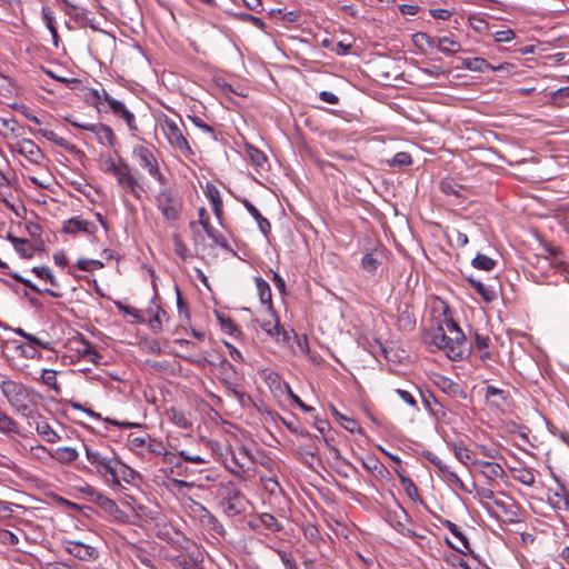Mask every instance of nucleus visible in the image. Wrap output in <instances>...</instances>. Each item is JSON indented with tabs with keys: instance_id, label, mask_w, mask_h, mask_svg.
Masks as SVG:
<instances>
[{
	"instance_id": "1",
	"label": "nucleus",
	"mask_w": 569,
	"mask_h": 569,
	"mask_svg": "<svg viewBox=\"0 0 569 569\" xmlns=\"http://www.w3.org/2000/svg\"><path fill=\"white\" fill-rule=\"evenodd\" d=\"M431 342L453 361L461 360L465 356L466 336L453 321L447 306L443 310V319L431 331Z\"/></svg>"
},
{
	"instance_id": "2",
	"label": "nucleus",
	"mask_w": 569,
	"mask_h": 569,
	"mask_svg": "<svg viewBox=\"0 0 569 569\" xmlns=\"http://www.w3.org/2000/svg\"><path fill=\"white\" fill-rule=\"evenodd\" d=\"M86 457L104 481L113 487H121L122 481L130 483L136 477V471L119 460L112 452L86 446Z\"/></svg>"
},
{
	"instance_id": "3",
	"label": "nucleus",
	"mask_w": 569,
	"mask_h": 569,
	"mask_svg": "<svg viewBox=\"0 0 569 569\" xmlns=\"http://www.w3.org/2000/svg\"><path fill=\"white\" fill-rule=\"evenodd\" d=\"M0 389L10 406L27 419L38 418V409L32 403L29 390L20 382L2 380Z\"/></svg>"
},
{
	"instance_id": "4",
	"label": "nucleus",
	"mask_w": 569,
	"mask_h": 569,
	"mask_svg": "<svg viewBox=\"0 0 569 569\" xmlns=\"http://www.w3.org/2000/svg\"><path fill=\"white\" fill-rule=\"evenodd\" d=\"M162 132L170 144L171 148H173L179 154H181L184 158L190 159L193 157L194 152L189 144V141L183 132V129L179 126V123L169 118L168 116H164L161 119L160 122Z\"/></svg>"
},
{
	"instance_id": "5",
	"label": "nucleus",
	"mask_w": 569,
	"mask_h": 569,
	"mask_svg": "<svg viewBox=\"0 0 569 569\" xmlns=\"http://www.w3.org/2000/svg\"><path fill=\"white\" fill-rule=\"evenodd\" d=\"M219 497L221 498L220 506L227 516L233 517L246 511L248 501L232 481L220 485Z\"/></svg>"
},
{
	"instance_id": "6",
	"label": "nucleus",
	"mask_w": 569,
	"mask_h": 569,
	"mask_svg": "<svg viewBox=\"0 0 569 569\" xmlns=\"http://www.w3.org/2000/svg\"><path fill=\"white\" fill-rule=\"evenodd\" d=\"M111 174L116 178L118 186L126 193L131 194L138 200L141 199L142 193L144 192L143 186L133 174L131 167L126 160L120 158L118 168Z\"/></svg>"
},
{
	"instance_id": "7",
	"label": "nucleus",
	"mask_w": 569,
	"mask_h": 569,
	"mask_svg": "<svg viewBox=\"0 0 569 569\" xmlns=\"http://www.w3.org/2000/svg\"><path fill=\"white\" fill-rule=\"evenodd\" d=\"M156 206L167 221H177L182 211V200L179 194L170 188L160 190L156 196Z\"/></svg>"
},
{
	"instance_id": "8",
	"label": "nucleus",
	"mask_w": 569,
	"mask_h": 569,
	"mask_svg": "<svg viewBox=\"0 0 569 569\" xmlns=\"http://www.w3.org/2000/svg\"><path fill=\"white\" fill-rule=\"evenodd\" d=\"M132 156L138 166L146 170L151 178L156 179L161 184L167 182L164 174L160 171L159 161L150 148L143 144H137L132 149Z\"/></svg>"
},
{
	"instance_id": "9",
	"label": "nucleus",
	"mask_w": 569,
	"mask_h": 569,
	"mask_svg": "<svg viewBox=\"0 0 569 569\" xmlns=\"http://www.w3.org/2000/svg\"><path fill=\"white\" fill-rule=\"evenodd\" d=\"M431 383L438 388L441 392H443L446 396L452 399H466L467 393L463 390V388L456 381L451 380L450 378L440 375V373H432L430 376Z\"/></svg>"
},
{
	"instance_id": "10",
	"label": "nucleus",
	"mask_w": 569,
	"mask_h": 569,
	"mask_svg": "<svg viewBox=\"0 0 569 569\" xmlns=\"http://www.w3.org/2000/svg\"><path fill=\"white\" fill-rule=\"evenodd\" d=\"M64 550L81 561H94L99 557V552L94 547L79 540L64 541Z\"/></svg>"
},
{
	"instance_id": "11",
	"label": "nucleus",
	"mask_w": 569,
	"mask_h": 569,
	"mask_svg": "<svg viewBox=\"0 0 569 569\" xmlns=\"http://www.w3.org/2000/svg\"><path fill=\"white\" fill-rule=\"evenodd\" d=\"M13 150L33 164H41L44 160L43 152L31 139L24 138L19 140L14 144Z\"/></svg>"
},
{
	"instance_id": "12",
	"label": "nucleus",
	"mask_w": 569,
	"mask_h": 569,
	"mask_svg": "<svg viewBox=\"0 0 569 569\" xmlns=\"http://www.w3.org/2000/svg\"><path fill=\"white\" fill-rule=\"evenodd\" d=\"M199 214V223L202 226L203 230L206 231L207 236L212 239V241L224 249L229 248L228 240L218 231L216 230L212 224L209 221V217L207 213V210L201 207L198 211Z\"/></svg>"
},
{
	"instance_id": "13",
	"label": "nucleus",
	"mask_w": 569,
	"mask_h": 569,
	"mask_svg": "<svg viewBox=\"0 0 569 569\" xmlns=\"http://www.w3.org/2000/svg\"><path fill=\"white\" fill-rule=\"evenodd\" d=\"M261 328L271 337L280 335V318L272 306H267L260 319Z\"/></svg>"
},
{
	"instance_id": "14",
	"label": "nucleus",
	"mask_w": 569,
	"mask_h": 569,
	"mask_svg": "<svg viewBox=\"0 0 569 569\" xmlns=\"http://www.w3.org/2000/svg\"><path fill=\"white\" fill-rule=\"evenodd\" d=\"M90 132H92L100 144L109 148H114L118 144V139L111 127L103 123H96L90 126Z\"/></svg>"
},
{
	"instance_id": "15",
	"label": "nucleus",
	"mask_w": 569,
	"mask_h": 569,
	"mask_svg": "<svg viewBox=\"0 0 569 569\" xmlns=\"http://www.w3.org/2000/svg\"><path fill=\"white\" fill-rule=\"evenodd\" d=\"M63 230L68 233L84 232L87 234H93L97 232V226L80 217H73L66 221Z\"/></svg>"
},
{
	"instance_id": "16",
	"label": "nucleus",
	"mask_w": 569,
	"mask_h": 569,
	"mask_svg": "<svg viewBox=\"0 0 569 569\" xmlns=\"http://www.w3.org/2000/svg\"><path fill=\"white\" fill-rule=\"evenodd\" d=\"M440 190L450 197H453L457 204H460L461 201L466 199L465 192L466 189L463 186L459 184L452 178H445L440 181Z\"/></svg>"
},
{
	"instance_id": "17",
	"label": "nucleus",
	"mask_w": 569,
	"mask_h": 569,
	"mask_svg": "<svg viewBox=\"0 0 569 569\" xmlns=\"http://www.w3.org/2000/svg\"><path fill=\"white\" fill-rule=\"evenodd\" d=\"M110 110L116 117L124 120L129 130H131V131L138 130L134 114L124 106L123 102L110 101Z\"/></svg>"
},
{
	"instance_id": "18",
	"label": "nucleus",
	"mask_w": 569,
	"mask_h": 569,
	"mask_svg": "<svg viewBox=\"0 0 569 569\" xmlns=\"http://www.w3.org/2000/svg\"><path fill=\"white\" fill-rule=\"evenodd\" d=\"M486 400L497 408H502L508 405L509 392L499 389L495 386H487L486 388Z\"/></svg>"
},
{
	"instance_id": "19",
	"label": "nucleus",
	"mask_w": 569,
	"mask_h": 569,
	"mask_svg": "<svg viewBox=\"0 0 569 569\" xmlns=\"http://www.w3.org/2000/svg\"><path fill=\"white\" fill-rule=\"evenodd\" d=\"M74 343L77 345L74 350L81 357H83L84 359H87L93 363H99V361L101 360L102 357L89 341H87L83 338H80L79 340H76Z\"/></svg>"
},
{
	"instance_id": "20",
	"label": "nucleus",
	"mask_w": 569,
	"mask_h": 569,
	"mask_svg": "<svg viewBox=\"0 0 569 569\" xmlns=\"http://www.w3.org/2000/svg\"><path fill=\"white\" fill-rule=\"evenodd\" d=\"M260 480L263 485L266 491L270 495L282 493V488L280 486L278 473L273 469H268L267 472L260 473Z\"/></svg>"
},
{
	"instance_id": "21",
	"label": "nucleus",
	"mask_w": 569,
	"mask_h": 569,
	"mask_svg": "<svg viewBox=\"0 0 569 569\" xmlns=\"http://www.w3.org/2000/svg\"><path fill=\"white\" fill-rule=\"evenodd\" d=\"M231 459L234 467H238L242 471L249 470L253 463L251 455L244 447L232 449Z\"/></svg>"
},
{
	"instance_id": "22",
	"label": "nucleus",
	"mask_w": 569,
	"mask_h": 569,
	"mask_svg": "<svg viewBox=\"0 0 569 569\" xmlns=\"http://www.w3.org/2000/svg\"><path fill=\"white\" fill-rule=\"evenodd\" d=\"M468 281L471 284V287L476 290V292L479 296H481V298L486 302H491V301L496 300L497 290L495 287H492L490 284H486V283L481 282L480 280H477L472 277H469Z\"/></svg>"
},
{
	"instance_id": "23",
	"label": "nucleus",
	"mask_w": 569,
	"mask_h": 569,
	"mask_svg": "<svg viewBox=\"0 0 569 569\" xmlns=\"http://www.w3.org/2000/svg\"><path fill=\"white\" fill-rule=\"evenodd\" d=\"M147 313L149 316L150 327L156 331L162 330L163 319H168L167 312L152 301V306L147 309Z\"/></svg>"
},
{
	"instance_id": "24",
	"label": "nucleus",
	"mask_w": 569,
	"mask_h": 569,
	"mask_svg": "<svg viewBox=\"0 0 569 569\" xmlns=\"http://www.w3.org/2000/svg\"><path fill=\"white\" fill-rule=\"evenodd\" d=\"M261 376L276 398L283 395L282 380L279 373L271 370H263Z\"/></svg>"
},
{
	"instance_id": "25",
	"label": "nucleus",
	"mask_w": 569,
	"mask_h": 569,
	"mask_svg": "<svg viewBox=\"0 0 569 569\" xmlns=\"http://www.w3.org/2000/svg\"><path fill=\"white\" fill-rule=\"evenodd\" d=\"M548 500L555 509L569 511V491L563 486L553 491Z\"/></svg>"
},
{
	"instance_id": "26",
	"label": "nucleus",
	"mask_w": 569,
	"mask_h": 569,
	"mask_svg": "<svg viewBox=\"0 0 569 569\" xmlns=\"http://www.w3.org/2000/svg\"><path fill=\"white\" fill-rule=\"evenodd\" d=\"M36 425L37 432L46 439V441L53 443L57 442L60 438L58 433L50 427V425L43 420L38 412V418L31 419Z\"/></svg>"
},
{
	"instance_id": "27",
	"label": "nucleus",
	"mask_w": 569,
	"mask_h": 569,
	"mask_svg": "<svg viewBox=\"0 0 569 569\" xmlns=\"http://www.w3.org/2000/svg\"><path fill=\"white\" fill-rule=\"evenodd\" d=\"M287 343L295 355H307L309 351L306 336H299L292 331V337L287 332Z\"/></svg>"
},
{
	"instance_id": "28",
	"label": "nucleus",
	"mask_w": 569,
	"mask_h": 569,
	"mask_svg": "<svg viewBox=\"0 0 569 569\" xmlns=\"http://www.w3.org/2000/svg\"><path fill=\"white\" fill-rule=\"evenodd\" d=\"M512 478L528 487L533 486L536 481L535 472L531 468L528 467H513L511 468Z\"/></svg>"
},
{
	"instance_id": "29",
	"label": "nucleus",
	"mask_w": 569,
	"mask_h": 569,
	"mask_svg": "<svg viewBox=\"0 0 569 569\" xmlns=\"http://www.w3.org/2000/svg\"><path fill=\"white\" fill-rule=\"evenodd\" d=\"M495 506L505 515V521L516 523L519 521V507L515 502L507 503L502 500H495Z\"/></svg>"
},
{
	"instance_id": "30",
	"label": "nucleus",
	"mask_w": 569,
	"mask_h": 569,
	"mask_svg": "<svg viewBox=\"0 0 569 569\" xmlns=\"http://www.w3.org/2000/svg\"><path fill=\"white\" fill-rule=\"evenodd\" d=\"M50 456L60 463H71L79 457L78 451L72 447H60L54 452H49Z\"/></svg>"
},
{
	"instance_id": "31",
	"label": "nucleus",
	"mask_w": 569,
	"mask_h": 569,
	"mask_svg": "<svg viewBox=\"0 0 569 569\" xmlns=\"http://www.w3.org/2000/svg\"><path fill=\"white\" fill-rule=\"evenodd\" d=\"M466 67L469 70L478 71V72H485L487 70L499 71V70H506L507 69L506 64H500L498 67H493V66H491L488 61H486L482 58L467 59Z\"/></svg>"
},
{
	"instance_id": "32",
	"label": "nucleus",
	"mask_w": 569,
	"mask_h": 569,
	"mask_svg": "<svg viewBox=\"0 0 569 569\" xmlns=\"http://www.w3.org/2000/svg\"><path fill=\"white\" fill-rule=\"evenodd\" d=\"M437 48L442 53L455 54L461 50V44L452 37L445 36L437 38Z\"/></svg>"
},
{
	"instance_id": "33",
	"label": "nucleus",
	"mask_w": 569,
	"mask_h": 569,
	"mask_svg": "<svg viewBox=\"0 0 569 569\" xmlns=\"http://www.w3.org/2000/svg\"><path fill=\"white\" fill-rule=\"evenodd\" d=\"M99 169L108 174H111L119 166L120 158L116 160L110 153L101 152L98 157Z\"/></svg>"
},
{
	"instance_id": "34",
	"label": "nucleus",
	"mask_w": 569,
	"mask_h": 569,
	"mask_svg": "<svg viewBox=\"0 0 569 569\" xmlns=\"http://www.w3.org/2000/svg\"><path fill=\"white\" fill-rule=\"evenodd\" d=\"M443 525L456 538H458L461 541L462 548H457V550L463 555L471 552L470 543L467 537L458 528V526L450 520H445Z\"/></svg>"
},
{
	"instance_id": "35",
	"label": "nucleus",
	"mask_w": 569,
	"mask_h": 569,
	"mask_svg": "<svg viewBox=\"0 0 569 569\" xmlns=\"http://www.w3.org/2000/svg\"><path fill=\"white\" fill-rule=\"evenodd\" d=\"M288 531L292 532V535H296V531H301L306 539H308L310 542H316L319 538V531L312 525L300 527L296 522H293L292 525H287V532Z\"/></svg>"
},
{
	"instance_id": "36",
	"label": "nucleus",
	"mask_w": 569,
	"mask_h": 569,
	"mask_svg": "<svg viewBox=\"0 0 569 569\" xmlns=\"http://www.w3.org/2000/svg\"><path fill=\"white\" fill-rule=\"evenodd\" d=\"M167 417L173 425L181 429L191 428V422L189 421L187 415L180 409L171 408L167 411Z\"/></svg>"
},
{
	"instance_id": "37",
	"label": "nucleus",
	"mask_w": 569,
	"mask_h": 569,
	"mask_svg": "<svg viewBox=\"0 0 569 569\" xmlns=\"http://www.w3.org/2000/svg\"><path fill=\"white\" fill-rule=\"evenodd\" d=\"M91 502L98 505L103 511H106L109 515H116L119 511L117 503L101 492L99 495H96V498Z\"/></svg>"
},
{
	"instance_id": "38",
	"label": "nucleus",
	"mask_w": 569,
	"mask_h": 569,
	"mask_svg": "<svg viewBox=\"0 0 569 569\" xmlns=\"http://www.w3.org/2000/svg\"><path fill=\"white\" fill-rule=\"evenodd\" d=\"M40 133L42 134L43 138H46L47 140L56 143L57 146L59 147H62L64 148L66 150H70L72 151L76 147L73 144H71L68 140H66L64 138L62 137H59L53 130H49V129H41L40 130Z\"/></svg>"
},
{
	"instance_id": "39",
	"label": "nucleus",
	"mask_w": 569,
	"mask_h": 569,
	"mask_svg": "<svg viewBox=\"0 0 569 569\" xmlns=\"http://www.w3.org/2000/svg\"><path fill=\"white\" fill-rule=\"evenodd\" d=\"M9 240L12 242L14 249L23 257L31 258L33 256V249L29 244L28 240L20 239L17 237L9 236Z\"/></svg>"
},
{
	"instance_id": "40",
	"label": "nucleus",
	"mask_w": 569,
	"mask_h": 569,
	"mask_svg": "<svg viewBox=\"0 0 569 569\" xmlns=\"http://www.w3.org/2000/svg\"><path fill=\"white\" fill-rule=\"evenodd\" d=\"M393 528L400 533H405L407 530L406 523L409 521V515L402 507L398 506L397 510L393 511Z\"/></svg>"
},
{
	"instance_id": "41",
	"label": "nucleus",
	"mask_w": 569,
	"mask_h": 569,
	"mask_svg": "<svg viewBox=\"0 0 569 569\" xmlns=\"http://www.w3.org/2000/svg\"><path fill=\"white\" fill-rule=\"evenodd\" d=\"M0 432L19 435L18 423L0 410Z\"/></svg>"
},
{
	"instance_id": "42",
	"label": "nucleus",
	"mask_w": 569,
	"mask_h": 569,
	"mask_svg": "<svg viewBox=\"0 0 569 569\" xmlns=\"http://www.w3.org/2000/svg\"><path fill=\"white\" fill-rule=\"evenodd\" d=\"M452 450L456 456V458L463 463L465 466H468L469 463H472L473 461V453L470 449L462 445L455 443L452 445Z\"/></svg>"
},
{
	"instance_id": "43",
	"label": "nucleus",
	"mask_w": 569,
	"mask_h": 569,
	"mask_svg": "<svg viewBox=\"0 0 569 569\" xmlns=\"http://www.w3.org/2000/svg\"><path fill=\"white\" fill-rule=\"evenodd\" d=\"M472 267L483 271H491L496 261L486 254L478 253L471 261Z\"/></svg>"
},
{
	"instance_id": "44",
	"label": "nucleus",
	"mask_w": 569,
	"mask_h": 569,
	"mask_svg": "<svg viewBox=\"0 0 569 569\" xmlns=\"http://www.w3.org/2000/svg\"><path fill=\"white\" fill-rule=\"evenodd\" d=\"M332 413L335 415V417L338 419L340 425L346 430H348L350 432H355V431H359L360 430V427H359L358 422L355 419L349 418V417L340 413L336 408H332Z\"/></svg>"
},
{
	"instance_id": "45",
	"label": "nucleus",
	"mask_w": 569,
	"mask_h": 569,
	"mask_svg": "<svg viewBox=\"0 0 569 569\" xmlns=\"http://www.w3.org/2000/svg\"><path fill=\"white\" fill-rule=\"evenodd\" d=\"M256 284L261 302L266 305V307L271 306V290L268 282L261 278H256Z\"/></svg>"
},
{
	"instance_id": "46",
	"label": "nucleus",
	"mask_w": 569,
	"mask_h": 569,
	"mask_svg": "<svg viewBox=\"0 0 569 569\" xmlns=\"http://www.w3.org/2000/svg\"><path fill=\"white\" fill-rule=\"evenodd\" d=\"M173 250L174 253L182 260L186 261L189 258V249L183 242L181 236L179 233H173Z\"/></svg>"
},
{
	"instance_id": "47",
	"label": "nucleus",
	"mask_w": 569,
	"mask_h": 569,
	"mask_svg": "<svg viewBox=\"0 0 569 569\" xmlns=\"http://www.w3.org/2000/svg\"><path fill=\"white\" fill-rule=\"evenodd\" d=\"M298 458L307 466L313 467V463L318 460L312 446L300 447L297 450Z\"/></svg>"
},
{
	"instance_id": "48",
	"label": "nucleus",
	"mask_w": 569,
	"mask_h": 569,
	"mask_svg": "<svg viewBox=\"0 0 569 569\" xmlns=\"http://www.w3.org/2000/svg\"><path fill=\"white\" fill-rule=\"evenodd\" d=\"M41 381L47 387L53 389L57 393L60 392V387L57 380V372L49 369H43L41 373Z\"/></svg>"
},
{
	"instance_id": "49",
	"label": "nucleus",
	"mask_w": 569,
	"mask_h": 569,
	"mask_svg": "<svg viewBox=\"0 0 569 569\" xmlns=\"http://www.w3.org/2000/svg\"><path fill=\"white\" fill-rule=\"evenodd\" d=\"M481 473L490 481L502 478L505 476L503 468L497 463L491 462L486 470H481Z\"/></svg>"
},
{
	"instance_id": "50",
	"label": "nucleus",
	"mask_w": 569,
	"mask_h": 569,
	"mask_svg": "<svg viewBox=\"0 0 569 569\" xmlns=\"http://www.w3.org/2000/svg\"><path fill=\"white\" fill-rule=\"evenodd\" d=\"M400 482L403 486V489L406 490V492L410 499H412V500L420 499L418 488L410 478L400 476Z\"/></svg>"
},
{
	"instance_id": "51",
	"label": "nucleus",
	"mask_w": 569,
	"mask_h": 569,
	"mask_svg": "<svg viewBox=\"0 0 569 569\" xmlns=\"http://www.w3.org/2000/svg\"><path fill=\"white\" fill-rule=\"evenodd\" d=\"M203 522L208 527L209 530L214 532L216 535L223 536L226 530L223 526L219 522V520L211 513L207 515L203 518Z\"/></svg>"
},
{
	"instance_id": "52",
	"label": "nucleus",
	"mask_w": 569,
	"mask_h": 569,
	"mask_svg": "<svg viewBox=\"0 0 569 569\" xmlns=\"http://www.w3.org/2000/svg\"><path fill=\"white\" fill-rule=\"evenodd\" d=\"M246 153H247V157L251 160V162L256 167H262L263 163L267 160V158L263 154V152H261L260 150H258V149H256L253 147H248L247 150H246Z\"/></svg>"
},
{
	"instance_id": "53",
	"label": "nucleus",
	"mask_w": 569,
	"mask_h": 569,
	"mask_svg": "<svg viewBox=\"0 0 569 569\" xmlns=\"http://www.w3.org/2000/svg\"><path fill=\"white\" fill-rule=\"evenodd\" d=\"M379 266V261L371 254L367 253L361 259V267L370 274H375Z\"/></svg>"
},
{
	"instance_id": "54",
	"label": "nucleus",
	"mask_w": 569,
	"mask_h": 569,
	"mask_svg": "<svg viewBox=\"0 0 569 569\" xmlns=\"http://www.w3.org/2000/svg\"><path fill=\"white\" fill-rule=\"evenodd\" d=\"M77 267L82 271H92L103 268V263L99 260L82 258L77 261Z\"/></svg>"
},
{
	"instance_id": "55",
	"label": "nucleus",
	"mask_w": 569,
	"mask_h": 569,
	"mask_svg": "<svg viewBox=\"0 0 569 569\" xmlns=\"http://www.w3.org/2000/svg\"><path fill=\"white\" fill-rule=\"evenodd\" d=\"M469 22L471 28L478 33H483L489 30L488 22L480 16H471L469 18Z\"/></svg>"
},
{
	"instance_id": "56",
	"label": "nucleus",
	"mask_w": 569,
	"mask_h": 569,
	"mask_svg": "<svg viewBox=\"0 0 569 569\" xmlns=\"http://www.w3.org/2000/svg\"><path fill=\"white\" fill-rule=\"evenodd\" d=\"M178 456L182 458L187 462L196 463V465H206L209 463V460L202 456H191V453L187 450H180Z\"/></svg>"
},
{
	"instance_id": "57",
	"label": "nucleus",
	"mask_w": 569,
	"mask_h": 569,
	"mask_svg": "<svg viewBox=\"0 0 569 569\" xmlns=\"http://www.w3.org/2000/svg\"><path fill=\"white\" fill-rule=\"evenodd\" d=\"M19 542V538L12 531L2 529L0 530V543L6 546H16Z\"/></svg>"
},
{
	"instance_id": "58",
	"label": "nucleus",
	"mask_w": 569,
	"mask_h": 569,
	"mask_svg": "<svg viewBox=\"0 0 569 569\" xmlns=\"http://www.w3.org/2000/svg\"><path fill=\"white\" fill-rule=\"evenodd\" d=\"M260 519L262 525L270 530L277 531L281 529L280 522L270 513H262Z\"/></svg>"
},
{
	"instance_id": "59",
	"label": "nucleus",
	"mask_w": 569,
	"mask_h": 569,
	"mask_svg": "<svg viewBox=\"0 0 569 569\" xmlns=\"http://www.w3.org/2000/svg\"><path fill=\"white\" fill-rule=\"evenodd\" d=\"M287 396L291 399V401L301 408L305 412H311L313 411V407L306 405L293 391L291 390L290 386L287 383Z\"/></svg>"
},
{
	"instance_id": "60",
	"label": "nucleus",
	"mask_w": 569,
	"mask_h": 569,
	"mask_svg": "<svg viewBox=\"0 0 569 569\" xmlns=\"http://www.w3.org/2000/svg\"><path fill=\"white\" fill-rule=\"evenodd\" d=\"M206 194L209 198L211 204H221L222 199L217 187L213 184H207Z\"/></svg>"
},
{
	"instance_id": "61",
	"label": "nucleus",
	"mask_w": 569,
	"mask_h": 569,
	"mask_svg": "<svg viewBox=\"0 0 569 569\" xmlns=\"http://www.w3.org/2000/svg\"><path fill=\"white\" fill-rule=\"evenodd\" d=\"M237 18L243 22H249L259 29H262L264 26L263 21L260 18L254 17L250 13L241 12L237 14Z\"/></svg>"
},
{
	"instance_id": "62",
	"label": "nucleus",
	"mask_w": 569,
	"mask_h": 569,
	"mask_svg": "<svg viewBox=\"0 0 569 569\" xmlns=\"http://www.w3.org/2000/svg\"><path fill=\"white\" fill-rule=\"evenodd\" d=\"M412 162V158L408 152H398L391 160L392 166H409Z\"/></svg>"
},
{
	"instance_id": "63",
	"label": "nucleus",
	"mask_w": 569,
	"mask_h": 569,
	"mask_svg": "<svg viewBox=\"0 0 569 569\" xmlns=\"http://www.w3.org/2000/svg\"><path fill=\"white\" fill-rule=\"evenodd\" d=\"M425 457L439 469V471L443 475L446 471H448L449 467L443 463V461L435 453L427 452Z\"/></svg>"
},
{
	"instance_id": "64",
	"label": "nucleus",
	"mask_w": 569,
	"mask_h": 569,
	"mask_svg": "<svg viewBox=\"0 0 569 569\" xmlns=\"http://www.w3.org/2000/svg\"><path fill=\"white\" fill-rule=\"evenodd\" d=\"M515 37L516 34L511 29L501 30L493 33V38L497 42H510L515 39Z\"/></svg>"
}]
</instances>
